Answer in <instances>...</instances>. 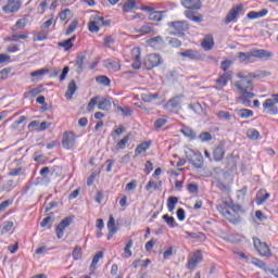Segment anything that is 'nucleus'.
<instances>
[{"instance_id": "18", "label": "nucleus", "mask_w": 278, "mask_h": 278, "mask_svg": "<svg viewBox=\"0 0 278 278\" xmlns=\"http://www.w3.org/2000/svg\"><path fill=\"white\" fill-rule=\"evenodd\" d=\"M72 224H73L72 217H65L60 222V224L55 228L58 240H62V238H64V231H66V228L71 227Z\"/></svg>"}, {"instance_id": "62", "label": "nucleus", "mask_w": 278, "mask_h": 278, "mask_svg": "<svg viewBox=\"0 0 278 278\" xmlns=\"http://www.w3.org/2000/svg\"><path fill=\"white\" fill-rule=\"evenodd\" d=\"M187 190H188V192H190V194H197L199 192V185H197V184H189L187 186Z\"/></svg>"}, {"instance_id": "33", "label": "nucleus", "mask_w": 278, "mask_h": 278, "mask_svg": "<svg viewBox=\"0 0 278 278\" xmlns=\"http://www.w3.org/2000/svg\"><path fill=\"white\" fill-rule=\"evenodd\" d=\"M185 16L193 23H203V15L194 13V11H185Z\"/></svg>"}, {"instance_id": "49", "label": "nucleus", "mask_w": 278, "mask_h": 278, "mask_svg": "<svg viewBox=\"0 0 278 278\" xmlns=\"http://www.w3.org/2000/svg\"><path fill=\"white\" fill-rule=\"evenodd\" d=\"M168 123V118L161 117L154 122V129H162Z\"/></svg>"}, {"instance_id": "48", "label": "nucleus", "mask_w": 278, "mask_h": 278, "mask_svg": "<svg viewBox=\"0 0 278 278\" xmlns=\"http://www.w3.org/2000/svg\"><path fill=\"white\" fill-rule=\"evenodd\" d=\"M232 64H233V61L224 60L220 64V68H222V71H224V73H231V71H229V68H231Z\"/></svg>"}, {"instance_id": "10", "label": "nucleus", "mask_w": 278, "mask_h": 278, "mask_svg": "<svg viewBox=\"0 0 278 278\" xmlns=\"http://www.w3.org/2000/svg\"><path fill=\"white\" fill-rule=\"evenodd\" d=\"M184 105V96H175L164 104V110L170 114H179L181 106Z\"/></svg>"}, {"instance_id": "25", "label": "nucleus", "mask_w": 278, "mask_h": 278, "mask_svg": "<svg viewBox=\"0 0 278 278\" xmlns=\"http://www.w3.org/2000/svg\"><path fill=\"white\" fill-rule=\"evenodd\" d=\"M105 68L112 71V73H118L121 71V61L109 59L104 62Z\"/></svg>"}, {"instance_id": "5", "label": "nucleus", "mask_w": 278, "mask_h": 278, "mask_svg": "<svg viewBox=\"0 0 278 278\" xmlns=\"http://www.w3.org/2000/svg\"><path fill=\"white\" fill-rule=\"evenodd\" d=\"M185 155L187 160L194 166V168H203V154L199 150H193L190 147L185 148Z\"/></svg>"}, {"instance_id": "28", "label": "nucleus", "mask_w": 278, "mask_h": 278, "mask_svg": "<svg viewBox=\"0 0 278 278\" xmlns=\"http://www.w3.org/2000/svg\"><path fill=\"white\" fill-rule=\"evenodd\" d=\"M75 40H77V36L74 35L70 39L59 42L58 46L64 49V51H71L75 45Z\"/></svg>"}, {"instance_id": "53", "label": "nucleus", "mask_w": 278, "mask_h": 278, "mask_svg": "<svg viewBox=\"0 0 278 278\" xmlns=\"http://www.w3.org/2000/svg\"><path fill=\"white\" fill-rule=\"evenodd\" d=\"M131 247H134V241L129 240L126 243V247L124 248V253H126L125 257L129 258L131 257L132 253H131Z\"/></svg>"}, {"instance_id": "45", "label": "nucleus", "mask_w": 278, "mask_h": 278, "mask_svg": "<svg viewBox=\"0 0 278 278\" xmlns=\"http://www.w3.org/2000/svg\"><path fill=\"white\" fill-rule=\"evenodd\" d=\"M77 27H79V21L77 20L72 21L67 29L65 30V36H71V34H73V31H75Z\"/></svg>"}, {"instance_id": "50", "label": "nucleus", "mask_w": 278, "mask_h": 278, "mask_svg": "<svg viewBox=\"0 0 278 278\" xmlns=\"http://www.w3.org/2000/svg\"><path fill=\"white\" fill-rule=\"evenodd\" d=\"M217 118H219L220 121H231V113H229L228 111H219L217 113Z\"/></svg>"}, {"instance_id": "61", "label": "nucleus", "mask_w": 278, "mask_h": 278, "mask_svg": "<svg viewBox=\"0 0 278 278\" xmlns=\"http://www.w3.org/2000/svg\"><path fill=\"white\" fill-rule=\"evenodd\" d=\"M71 16V9H65L59 13L60 21H66Z\"/></svg>"}, {"instance_id": "43", "label": "nucleus", "mask_w": 278, "mask_h": 278, "mask_svg": "<svg viewBox=\"0 0 278 278\" xmlns=\"http://www.w3.org/2000/svg\"><path fill=\"white\" fill-rule=\"evenodd\" d=\"M149 264H151V260L150 258H147L146 261H142V260H136L134 263H132V267L134 268H148L149 267Z\"/></svg>"}, {"instance_id": "6", "label": "nucleus", "mask_w": 278, "mask_h": 278, "mask_svg": "<svg viewBox=\"0 0 278 278\" xmlns=\"http://www.w3.org/2000/svg\"><path fill=\"white\" fill-rule=\"evenodd\" d=\"M108 25H110V22H105L103 16H100L99 14H92L89 17L88 30L90 34H99L102 27H108Z\"/></svg>"}, {"instance_id": "38", "label": "nucleus", "mask_w": 278, "mask_h": 278, "mask_svg": "<svg viewBox=\"0 0 278 278\" xmlns=\"http://www.w3.org/2000/svg\"><path fill=\"white\" fill-rule=\"evenodd\" d=\"M157 99H160L159 93L147 92L141 94V100L144 101V103H152V101H155Z\"/></svg>"}, {"instance_id": "27", "label": "nucleus", "mask_w": 278, "mask_h": 278, "mask_svg": "<svg viewBox=\"0 0 278 278\" xmlns=\"http://www.w3.org/2000/svg\"><path fill=\"white\" fill-rule=\"evenodd\" d=\"M268 14L267 9H262L261 11H250L247 16L250 21H255L257 18H264Z\"/></svg>"}, {"instance_id": "63", "label": "nucleus", "mask_w": 278, "mask_h": 278, "mask_svg": "<svg viewBox=\"0 0 278 278\" xmlns=\"http://www.w3.org/2000/svg\"><path fill=\"white\" fill-rule=\"evenodd\" d=\"M187 238H191V240H199L203 236V233L199 232H190V231H185Z\"/></svg>"}, {"instance_id": "7", "label": "nucleus", "mask_w": 278, "mask_h": 278, "mask_svg": "<svg viewBox=\"0 0 278 278\" xmlns=\"http://www.w3.org/2000/svg\"><path fill=\"white\" fill-rule=\"evenodd\" d=\"M263 114H267L268 116L278 115V93H273L270 98H267L263 102Z\"/></svg>"}, {"instance_id": "1", "label": "nucleus", "mask_w": 278, "mask_h": 278, "mask_svg": "<svg viewBox=\"0 0 278 278\" xmlns=\"http://www.w3.org/2000/svg\"><path fill=\"white\" fill-rule=\"evenodd\" d=\"M237 77L239 80L235 81V88L240 94L238 100L241 101L243 105H251V99H255V92H253V79H265V77H270V72L257 71L248 74L239 72Z\"/></svg>"}, {"instance_id": "23", "label": "nucleus", "mask_w": 278, "mask_h": 278, "mask_svg": "<svg viewBox=\"0 0 278 278\" xmlns=\"http://www.w3.org/2000/svg\"><path fill=\"white\" fill-rule=\"evenodd\" d=\"M214 35L212 34L205 35L201 42V47L205 51H212V49H214Z\"/></svg>"}, {"instance_id": "30", "label": "nucleus", "mask_w": 278, "mask_h": 278, "mask_svg": "<svg viewBox=\"0 0 278 278\" xmlns=\"http://www.w3.org/2000/svg\"><path fill=\"white\" fill-rule=\"evenodd\" d=\"M45 91V87L38 86L34 89H30L29 91L24 92V99H34L38 97V94H41V92Z\"/></svg>"}, {"instance_id": "57", "label": "nucleus", "mask_w": 278, "mask_h": 278, "mask_svg": "<svg viewBox=\"0 0 278 278\" xmlns=\"http://www.w3.org/2000/svg\"><path fill=\"white\" fill-rule=\"evenodd\" d=\"M198 138L201 140V142H210V140H212V134L204 131L201 132Z\"/></svg>"}, {"instance_id": "35", "label": "nucleus", "mask_w": 278, "mask_h": 278, "mask_svg": "<svg viewBox=\"0 0 278 278\" xmlns=\"http://www.w3.org/2000/svg\"><path fill=\"white\" fill-rule=\"evenodd\" d=\"M100 260H103V252H98L93 256L92 262L89 266L90 275H92V273H94V270H97V264H99Z\"/></svg>"}, {"instance_id": "60", "label": "nucleus", "mask_w": 278, "mask_h": 278, "mask_svg": "<svg viewBox=\"0 0 278 278\" xmlns=\"http://www.w3.org/2000/svg\"><path fill=\"white\" fill-rule=\"evenodd\" d=\"M27 23L28 20L27 18H21L15 23V27H17V29H25V27H27Z\"/></svg>"}, {"instance_id": "52", "label": "nucleus", "mask_w": 278, "mask_h": 278, "mask_svg": "<svg viewBox=\"0 0 278 278\" xmlns=\"http://www.w3.org/2000/svg\"><path fill=\"white\" fill-rule=\"evenodd\" d=\"M117 112H122V116H131L134 114V110L130 108H123V106H117Z\"/></svg>"}, {"instance_id": "40", "label": "nucleus", "mask_w": 278, "mask_h": 278, "mask_svg": "<svg viewBox=\"0 0 278 278\" xmlns=\"http://www.w3.org/2000/svg\"><path fill=\"white\" fill-rule=\"evenodd\" d=\"M163 220H165L166 225H168L170 229L179 227V224H177L175 217L169 216L168 214L163 215Z\"/></svg>"}, {"instance_id": "20", "label": "nucleus", "mask_w": 278, "mask_h": 278, "mask_svg": "<svg viewBox=\"0 0 278 278\" xmlns=\"http://www.w3.org/2000/svg\"><path fill=\"white\" fill-rule=\"evenodd\" d=\"M225 143H219L213 149V160L214 162H223L225 160Z\"/></svg>"}, {"instance_id": "44", "label": "nucleus", "mask_w": 278, "mask_h": 278, "mask_svg": "<svg viewBox=\"0 0 278 278\" xmlns=\"http://www.w3.org/2000/svg\"><path fill=\"white\" fill-rule=\"evenodd\" d=\"M72 257H73V260H75V262H77L78 260H81V257H84L80 245H75V248L72 252Z\"/></svg>"}, {"instance_id": "21", "label": "nucleus", "mask_w": 278, "mask_h": 278, "mask_svg": "<svg viewBox=\"0 0 278 278\" xmlns=\"http://www.w3.org/2000/svg\"><path fill=\"white\" fill-rule=\"evenodd\" d=\"M152 146H153L152 140H147L139 143L135 149L136 157H138V155H142V153H147Z\"/></svg>"}, {"instance_id": "58", "label": "nucleus", "mask_w": 278, "mask_h": 278, "mask_svg": "<svg viewBox=\"0 0 278 278\" xmlns=\"http://www.w3.org/2000/svg\"><path fill=\"white\" fill-rule=\"evenodd\" d=\"M13 227H14V222H4L2 226V233H8L9 231H12Z\"/></svg>"}, {"instance_id": "19", "label": "nucleus", "mask_w": 278, "mask_h": 278, "mask_svg": "<svg viewBox=\"0 0 278 278\" xmlns=\"http://www.w3.org/2000/svg\"><path fill=\"white\" fill-rule=\"evenodd\" d=\"M23 2L21 0H8V3L2 8L4 14H14L21 10Z\"/></svg>"}, {"instance_id": "42", "label": "nucleus", "mask_w": 278, "mask_h": 278, "mask_svg": "<svg viewBox=\"0 0 278 278\" xmlns=\"http://www.w3.org/2000/svg\"><path fill=\"white\" fill-rule=\"evenodd\" d=\"M239 118H252L253 111L249 109H240L236 111Z\"/></svg>"}, {"instance_id": "26", "label": "nucleus", "mask_w": 278, "mask_h": 278, "mask_svg": "<svg viewBox=\"0 0 278 278\" xmlns=\"http://www.w3.org/2000/svg\"><path fill=\"white\" fill-rule=\"evenodd\" d=\"M270 199V193L266 189H261L256 193V205H264Z\"/></svg>"}, {"instance_id": "54", "label": "nucleus", "mask_w": 278, "mask_h": 278, "mask_svg": "<svg viewBox=\"0 0 278 278\" xmlns=\"http://www.w3.org/2000/svg\"><path fill=\"white\" fill-rule=\"evenodd\" d=\"M27 38H29V34L28 33H24L22 35H12L11 36V39L14 41V42H18V40H27Z\"/></svg>"}, {"instance_id": "13", "label": "nucleus", "mask_w": 278, "mask_h": 278, "mask_svg": "<svg viewBox=\"0 0 278 278\" xmlns=\"http://www.w3.org/2000/svg\"><path fill=\"white\" fill-rule=\"evenodd\" d=\"M62 147L65 151H72L77 147V135L74 131H65L63 134Z\"/></svg>"}, {"instance_id": "37", "label": "nucleus", "mask_w": 278, "mask_h": 278, "mask_svg": "<svg viewBox=\"0 0 278 278\" xmlns=\"http://www.w3.org/2000/svg\"><path fill=\"white\" fill-rule=\"evenodd\" d=\"M153 31V25L152 24H144L140 28L135 29V34H141L142 36L147 34H152Z\"/></svg>"}, {"instance_id": "14", "label": "nucleus", "mask_w": 278, "mask_h": 278, "mask_svg": "<svg viewBox=\"0 0 278 278\" xmlns=\"http://www.w3.org/2000/svg\"><path fill=\"white\" fill-rule=\"evenodd\" d=\"M130 62L131 68L134 71H140L142 68V50L138 47H135L130 50Z\"/></svg>"}, {"instance_id": "15", "label": "nucleus", "mask_w": 278, "mask_h": 278, "mask_svg": "<svg viewBox=\"0 0 278 278\" xmlns=\"http://www.w3.org/2000/svg\"><path fill=\"white\" fill-rule=\"evenodd\" d=\"M253 244L261 257H270L273 255V252H270V248L268 247V244L266 242H262L260 238L253 237Z\"/></svg>"}, {"instance_id": "59", "label": "nucleus", "mask_w": 278, "mask_h": 278, "mask_svg": "<svg viewBox=\"0 0 278 278\" xmlns=\"http://www.w3.org/2000/svg\"><path fill=\"white\" fill-rule=\"evenodd\" d=\"M47 73H49V70L41 68L35 72H31L30 77H43V75H47Z\"/></svg>"}, {"instance_id": "3", "label": "nucleus", "mask_w": 278, "mask_h": 278, "mask_svg": "<svg viewBox=\"0 0 278 278\" xmlns=\"http://www.w3.org/2000/svg\"><path fill=\"white\" fill-rule=\"evenodd\" d=\"M239 62H253V60H268L273 58V52L264 49H252L249 52H238Z\"/></svg>"}, {"instance_id": "32", "label": "nucleus", "mask_w": 278, "mask_h": 278, "mask_svg": "<svg viewBox=\"0 0 278 278\" xmlns=\"http://www.w3.org/2000/svg\"><path fill=\"white\" fill-rule=\"evenodd\" d=\"M149 47H152V49H160V47L164 46V39L161 36L150 38L147 41Z\"/></svg>"}, {"instance_id": "46", "label": "nucleus", "mask_w": 278, "mask_h": 278, "mask_svg": "<svg viewBox=\"0 0 278 278\" xmlns=\"http://www.w3.org/2000/svg\"><path fill=\"white\" fill-rule=\"evenodd\" d=\"M129 140H131V135L128 134L126 135L124 138H122L118 142H117V149H126L127 143L129 142Z\"/></svg>"}, {"instance_id": "47", "label": "nucleus", "mask_w": 278, "mask_h": 278, "mask_svg": "<svg viewBox=\"0 0 278 278\" xmlns=\"http://www.w3.org/2000/svg\"><path fill=\"white\" fill-rule=\"evenodd\" d=\"M97 84H100L101 86L109 87L112 84V80H110V77L108 76H98L96 77Z\"/></svg>"}, {"instance_id": "51", "label": "nucleus", "mask_w": 278, "mask_h": 278, "mask_svg": "<svg viewBox=\"0 0 278 278\" xmlns=\"http://www.w3.org/2000/svg\"><path fill=\"white\" fill-rule=\"evenodd\" d=\"M47 34L40 31L34 35L33 40L34 42H42L43 40H47Z\"/></svg>"}, {"instance_id": "24", "label": "nucleus", "mask_w": 278, "mask_h": 278, "mask_svg": "<svg viewBox=\"0 0 278 278\" xmlns=\"http://www.w3.org/2000/svg\"><path fill=\"white\" fill-rule=\"evenodd\" d=\"M180 3L187 10H201V0H181Z\"/></svg>"}, {"instance_id": "64", "label": "nucleus", "mask_w": 278, "mask_h": 278, "mask_svg": "<svg viewBox=\"0 0 278 278\" xmlns=\"http://www.w3.org/2000/svg\"><path fill=\"white\" fill-rule=\"evenodd\" d=\"M113 43H114V37H112V36L104 37V39H103L104 47L110 48V47H112Z\"/></svg>"}, {"instance_id": "39", "label": "nucleus", "mask_w": 278, "mask_h": 278, "mask_svg": "<svg viewBox=\"0 0 278 278\" xmlns=\"http://www.w3.org/2000/svg\"><path fill=\"white\" fill-rule=\"evenodd\" d=\"M137 2L136 0H127L123 5L122 10L123 12L129 13L134 10H136Z\"/></svg>"}, {"instance_id": "22", "label": "nucleus", "mask_w": 278, "mask_h": 278, "mask_svg": "<svg viewBox=\"0 0 278 278\" xmlns=\"http://www.w3.org/2000/svg\"><path fill=\"white\" fill-rule=\"evenodd\" d=\"M106 227L109 229L106 239L112 240V238H114V236H116V231H118V228H116V219H114L113 215H110Z\"/></svg>"}, {"instance_id": "36", "label": "nucleus", "mask_w": 278, "mask_h": 278, "mask_svg": "<svg viewBox=\"0 0 278 278\" xmlns=\"http://www.w3.org/2000/svg\"><path fill=\"white\" fill-rule=\"evenodd\" d=\"M245 136L249 140H261L262 134H260V130L255 128H249L245 132Z\"/></svg>"}, {"instance_id": "9", "label": "nucleus", "mask_w": 278, "mask_h": 278, "mask_svg": "<svg viewBox=\"0 0 278 278\" xmlns=\"http://www.w3.org/2000/svg\"><path fill=\"white\" fill-rule=\"evenodd\" d=\"M167 26L172 36H185L186 31L190 29V25L186 21L169 22Z\"/></svg>"}, {"instance_id": "55", "label": "nucleus", "mask_w": 278, "mask_h": 278, "mask_svg": "<svg viewBox=\"0 0 278 278\" xmlns=\"http://www.w3.org/2000/svg\"><path fill=\"white\" fill-rule=\"evenodd\" d=\"M10 73H12V67H7L0 71V79L3 81L10 77Z\"/></svg>"}, {"instance_id": "8", "label": "nucleus", "mask_w": 278, "mask_h": 278, "mask_svg": "<svg viewBox=\"0 0 278 278\" xmlns=\"http://www.w3.org/2000/svg\"><path fill=\"white\" fill-rule=\"evenodd\" d=\"M240 16H244V4L239 3L237 5H233L229 12L226 14L224 18L225 25H229L230 23H238V18Z\"/></svg>"}, {"instance_id": "11", "label": "nucleus", "mask_w": 278, "mask_h": 278, "mask_svg": "<svg viewBox=\"0 0 278 278\" xmlns=\"http://www.w3.org/2000/svg\"><path fill=\"white\" fill-rule=\"evenodd\" d=\"M203 262V251L197 250L192 252L187 261L186 268L188 270H197L199 265Z\"/></svg>"}, {"instance_id": "4", "label": "nucleus", "mask_w": 278, "mask_h": 278, "mask_svg": "<svg viewBox=\"0 0 278 278\" xmlns=\"http://www.w3.org/2000/svg\"><path fill=\"white\" fill-rule=\"evenodd\" d=\"M100 97L96 96L90 99L88 105H87V112H94V108H97L98 103V110H101L102 112H110L112 110V98H102L99 101Z\"/></svg>"}, {"instance_id": "12", "label": "nucleus", "mask_w": 278, "mask_h": 278, "mask_svg": "<svg viewBox=\"0 0 278 278\" xmlns=\"http://www.w3.org/2000/svg\"><path fill=\"white\" fill-rule=\"evenodd\" d=\"M141 10L142 12H147L149 21H153L154 23L164 21V15L166 14V11H157L151 5L141 7Z\"/></svg>"}, {"instance_id": "2", "label": "nucleus", "mask_w": 278, "mask_h": 278, "mask_svg": "<svg viewBox=\"0 0 278 278\" xmlns=\"http://www.w3.org/2000/svg\"><path fill=\"white\" fill-rule=\"evenodd\" d=\"M217 212L228 220V223H231V225H239V223L242 220V214H244V207H242L240 204L227 201H223L220 204L216 206Z\"/></svg>"}, {"instance_id": "41", "label": "nucleus", "mask_w": 278, "mask_h": 278, "mask_svg": "<svg viewBox=\"0 0 278 278\" xmlns=\"http://www.w3.org/2000/svg\"><path fill=\"white\" fill-rule=\"evenodd\" d=\"M178 203H179V198L169 197L167 199V210H168V212H175V207Z\"/></svg>"}, {"instance_id": "31", "label": "nucleus", "mask_w": 278, "mask_h": 278, "mask_svg": "<svg viewBox=\"0 0 278 278\" xmlns=\"http://www.w3.org/2000/svg\"><path fill=\"white\" fill-rule=\"evenodd\" d=\"M180 134H182V136H185V138H188V140H197V131H194V129L188 127V126H184L180 129Z\"/></svg>"}, {"instance_id": "29", "label": "nucleus", "mask_w": 278, "mask_h": 278, "mask_svg": "<svg viewBox=\"0 0 278 278\" xmlns=\"http://www.w3.org/2000/svg\"><path fill=\"white\" fill-rule=\"evenodd\" d=\"M181 58H188V60H201V53L198 50H186L180 52Z\"/></svg>"}, {"instance_id": "17", "label": "nucleus", "mask_w": 278, "mask_h": 278, "mask_svg": "<svg viewBox=\"0 0 278 278\" xmlns=\"http://www.w3.org/2000/svg\"><path fill=\"white\" fill-rule=\"evenodd\" d=\"M233 79V73L232 72H224L223 74H219L218 77L215 79V90H223V88H226L227 84Z\"/></svg>"}, {"instance_id": "56", "label": "nucleus", "mask_w": 278, "mask_h": 278, "mask_svg": "<svg viewBox=\"0 0 278 278\" xmlns=\"http://www.w3.org/2000/svg\"><path fill=\"white\" fill-rule=\"evenodd\" d=\"M12 203H14L13 200H5L3 202L0 203V214L5 212L10 205H12Z\"/></svg>"}, {"instance_id": "16", "label": "nucleus", "mask_w": 278, "mask_h": 278, "mask_svg": "<svg viewBox=\"0 0 278 278\" xmlns=\"http://www.w3.org/2000/svg\"><path fill=\"white\" fill-rule=\"evenodd\" d=\"M163 60L162 56L157 53L148 54L143 61V66L147 71H153L156 66L162 64Z\"/></svg>"}, {"instance_id": "34", "label": "nucleus", "mask_w": 278, "mask_h": 278, "mask_svg": "<svg viewBox=\"0 0 278 278\" xmlns=\"http://www.w3.org/2000/svg\"><path fill=\"white\" fill-rule=\"evenodd\" d=\"M77 92V83L75 80H71L67 85V90L65 92V97L67 99H73V96Z\"/></svg>"}]
</instances>
